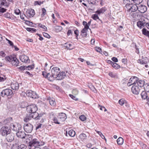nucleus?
<instances>
[{
	"label": "nucleus",
	"mask_w": 149,
	"mask_h": 149,
	"mask_svg": "<svg viewBox=\"0 0 149 149\" xmlns=\"http://www.w3.org/2000/svg\"><path fill=\"white\" fill-rule=\"evenodd\" d=\"M45 143L44 142L39 141L36 139H32L31 141H29L28 144L29 146L31 147L30 148H33L34 147H38L44 145Z\"/></svg>",
	"instance_id": "1"
},
{
	"label": "nucleus",
	"mask_w": 149,
	"mask_h": 149,
	"mask_svg": "<svg viewBox=\"0 0 149 149\" xmlns=\"http://www.w3.org/2000/svg\"><path fill=\"white\" fill-rule=\"evenodd\" d=\"M11 132L10 127L3 125L0 129V134L3 136H6Z\"/></svg>",
	"instance_id": "2"
},
{
	"label": "nucleus",
	"mask_w": 149,
	"mask_h": 149,
	"mask_svg": "<svg viewBox=\"0 0 149 149\" xmlns=\"http://www.w3.org/2000/svg\"><path fill=\"white\" fill-rule=\"evenodd\" d=\"M12 90L9 88H6L3 90L0 93V95L2 97H7L11 96L13 94Z\"/></svg>",
	"instance_id": "3"
},
{
	"label": "nucleus",
	"mask_w": 149,
	"mask_h": 149,
	"mask_svg": "<svg viewBox=\"0 0 149 149\" xmlns=\"http://www.w3.org/2000/svg\"><path fill=\"white\" fill-rule=\"evenodd\" d=\"M44 114V113H41L39 114L38 113L35 112L34 113H31V115L32 118L36 120L41 119V120L40 122L42 123L44 121V119L42 117Z\"/></svg>",
	"instance_id": "4"
},
{
	"label": "nucleus",
	"mask_w": 149,
	"mask_h": 149,
	"mask_svg": "<svg viewBox=\"0 0 149 149\" xmlns=\"http://www.w3.org/2000/svg\"><path fill=\"white\" fill-rule=\"evenodd\" d=\"M38 110L37 107L35 104H31L26 107L27 111L30 113H34Z\"/></svg>",
	"instance_id": "5"
},
{
	"label": "nucleus",
	"mask_w": 149,
	"mask_h": 149,
	"mask_svg": "<svg viewBox=\"0 0 149 149\" xmlns=\"http://www.w3.org/2000/svg\"><path fill=\"white\" fill-rule=\"evenodd\" d=\"M139 80V78L135 76H133L130 79L129 82L127 83V86H130L132 85H136L137 81Z\"/></svg>",
	"instance_id": "6"
},
{
	"label": "nucleus",
	"mask_w": 149,
	"mask_h": 149,
	"mask_svg": "<svg viewBox=\"0 0 149 149\" xmlns=\"http://www.w3.org/2000/svg\"><path fill=\"white\" fill-rule=\"evenodd\" d=\"M10 129L16 132L20 131L22 128L21 125L18 123H11L10 125Z\"/></svg>",
	"instance_id": "7"
},
{
	"label": "nucleus",
	"mask_w": 149,
	"mask_h": 149,
	"mask_svg": "<svg viewBox=\"0 0 149 149\" xmlns=\"http://www.w3.org/2000/svg\"><path fill=\"white\" fill-rule=\"evenodd\" d=\"M51 72L52 74L51 76H53L54 77V80L55 77H56L59 72H60V69L58 67H54L52 69Z\"/></svg>",
	"instance_id": "8"
},
{
	"label": "nucleus",
	"mask_w": 149,
	"mask_h": 149,
	"mask_svg": "<svg viewBox=\"0 0 149 149\" xmlns=\"http://www.w3.org/2000/svg\"><path fill=\"white\" fill-rule=\"evenodd\" d=\"M24 130L27 133H31L33 129V125L31 124H28L24 126Z\"/></svg>",
	"instance_id": "9"
},
{
	"label": "nucleus",
	"mask_w": 149,
	"mask_h": 149,
	"mask_svg": "<svg viewBox=\"0 0 149 149\" xmlns=\"http://www.w3.org/2000/svg\"><path fill=\"white\" fill-rule=\"evenodd\" d=\"M26 94L27 96L33 99H36L38 97L36 93L31 90L27 91L26 93Z\"/></svg>",
	"instance_id": "10"
},
{
	"label": "nucleus",
	"mask_w": 149,
	"mask_h": 149,
	"mask_svg": "<svg viewBox=\"0 0 149 149\" xmlns=\"http://www.w3.org/2000/svg\"><path fill=\"white\" fill-rule=\"evenodd\" d=\"M42 75L44 77L50 81L54 80V77L53 76H51L49 73H47L43 71L42 72Z\"/></svg>",
	"instance_id": "11"
},
{
	"label": "nucleus",
	"mask_w": 149,
	"mask_h": 149,
	"mask_svg": "<svg viewBox=\"0 0 149 149\" xmlns=\"http://www.w3.org/2000/svg\"><path fill=\"white\" fill-rule=\"evenodd\" d=\"M138 11L141 13H145L147 10V8L144 5H138Z\"/></svg>",
	"instance_id": "12"
},
{
	"label": "nucleus",
	"mask_w": 149,
	"mask_h": 149,
	"mask_svg": "<svg viewBox=\"0 0 149 149\" xmlns=\"http://www.w3.org/2000/svg\"><path fill=\"white\" fill-rule=\"evenodd\" d=\"M19 59L22 62L27 63L29 62V59L28 56L24 55H22L19 56Z\"/></svg>",
	"instance_id": "13"
},
{
	"label": "nucleus",
	"mask_w": 149,
	"mask_h": 149,
	"mask_svg": "<svg viewBox=\"0 0 149 149\" xmlns=\"http://www.w3.org/2000/svg\"><path fill=\"white\" fill-rule=\"evenodd\" d=\"M66 76V74L65 72H59L58 75L55 77V79L57 80H61L64 78Z\"/></svg>",
	"instance_id": "14"
},
{
	"label": "nucleus",
	"mask_w": 149,
	"mask_h": 149,
	"mask_svg": "<svg viewBox=\"0 0 149 149\" xmlns=\"http://www.w3.org/2000/svg\"><path fill=\"white\" fill-rule=\"evenodd\" d=\"M6 136V139L8 142H11L14 139L15 135L13 133H10Z\"/></svg>",
	"instance_id": "15"
},
{
	"label": "nucleus",
	"mask_w": 149,
	"mask_h": 149,
	"mask_svg": "<svg viewBox=\"0 0 149 149\" xmlns=\"http://www.w3.org/2000/svg\"><path fill=\"white\" fill-rule=\"evenodd\" d=\"M131 90L132 93L136 95L138 94L140 91L139 88L136 85H133L132 88Z\"/></svg>",
	"instance_id": "16"
},
{
	"label": "nucleus",
	"mask_w": 149,
	"mask_h": 149,
	"mask_svg": "<svg viewBox=\"0 0 149 149\" xmlns=\"http://www.w3.org/2000/svg\"><path fill=\"white\" fill-rule=\"evenodd\" d=\"M149 62V59L147 57L142 58L141 59H139L138 62L141 64H145Z\"/></svg>",
	"instance_id": "17"
},
{
	"label": "nucleus",
	"mask_w": 149,
	"mask_h": 149,
	"mask_svg": "<svg viewBox=\"0 0 149 149\" xmlns=\"http://www.w3.org/2000/svg\"><path fill=\"white\" fill-rule=\"evenodd\" d=\"M17 137L21 139H24L26 136V135L24 132L19 131L16 133Z\"/></svg>",
	"instance_id": "18"
},
{
	"label": "nucleus",
	"mask_w": 149,
	"mask_h": 149,
	"mask_svg": "<svg viewBox=\"0 0 149 149\" xmlns=\"http://www.w3.org/2000/svg\"><path fill=\"white\" fill-rule=\"evenodd\" d=\"M141 95L142 99L149 100V93L146 91H143L141 93Z\"/></svg>",
	"instance_id": "19"
},
{
	"label": "nucleus",
	"mask_w": 149,
	"mask_h": 149,
	"mask_svg": "<svg viewBox=\"0 0 149 149\" xmlns=\"http://www.w3.org/2000/svg\"><path fill=\"white\" fill-rule=\"evenodd\" d=\"M11 87L13 90H17L18 89L19 87V84L16 82H13L11 85Z\"/></svg>",
	"instance_id": "20"
},
{
	"label": "nucleus",
	"mask_w": 149,
	"mask_h": 149,
	"mask_svg": "<svg viewBox=\"0 0 149 149\" xmlns=\"http://www.w3.org/2000/svg\"><path fill=\"white\" fill-rule=\"evenodd\" d=\"M19 63L18 59L16 57H14L11 61V63L13 65L17 66Z\"/></svg>",
	"instance_id": "21"
},
{
	"label": "nucleus",
	"mask_w": 149,
	"mask_h": 149,
	"mask_svg": "<svg viewBox=\"0 0 149 149\" xmlns=\"http://www.w3.org/2000/svg\"><path fill=\"white\" fill-rule=\"evenodd\" d=\"M26 13L27 15L29 17L31 16L33 17L35 14L34 10L32 9L27 10L26 12Z\"/></svg>",
	"instance_id": "22"
},
{
	"label": "nucleus",
	"mask_w": 149,
	"mask_h": 149,
	"mask_svg": "<svg viewBox=\"0 0 149 149\" xmlns=\"http://www.w3.org/2000/svg\"><path fill=\"white\" fill-rule=\"evenodd\" d=\"M87 135L85 134H81L79 136L80 141H83L86 139Z\"/></svg>",
	"instance_id": "23"
},
{
	"label": "nucleus",
	"mask_w": 149,
	"mask_h": 149,
	"mask_svg": "<svg viewBox=\"0 0 149 149\" xmlns=\"http://www.w3.org/2000/svg\"><path fill=\"white\" fill-rule=\"evenodd\" d=\"M12 120L13 119L12 118H8L3 121V124L5 125H8L12 121Z\"/></svg>",
	"instance_id": "24"
},
{
	"label": "nucleus",
	"mask_w": 149,
	"mask_h": 149,
	"mask_svg": "<svg viewBox=\"0 0 149 149\" xmlns=\"http://www.w3.org/2000/svg\"><path fill=\"white\" fill-rule=\"evenodd\" d=\"M132 6L131 11V12H134L138 10V5L136 4H132Z\"/></svg>",
	"instance_id": "25"
},
{
	"label": "nucleus",
	"mask_w": 149,
	"mask_h": 149,
	"mask_svg": "<svg viewBox=\"0 0 149 149\" xmlns=\"http://www.w3.org/2000/svg\"><path fill=\"white\" fill-rule=\"evenodd\" d=\"M64 47H65L66 48L69 49H72L73 48L72 44L69 42L64 44Z\"/></svg>",
	"instance_id": "26"
},
{
	"label": "nucleus",
	"mask_w": 149,
	"mask_h": 149,
	"mask_svg": "<svg viewBox=\"0 0 149 149\" xmlns=\"http://www.w3.org/2000/svg\"><path fill=\"white\" fill-rule=\"evenodd\" d=\"M0 5L8 7L9 6V4L6 1V0H0Z\"/></svg>",
	"instance_id": "27"
},
{
	"label": "nucleus",
	"mask_w": 149,
	"mask_h": 149,
	"mask_svg": "<svg viewBox=\"0 0 149 149\" xmlns=\"http://www.w3.org/2000/svg\"><path fill=\"white\" fill-rule=\"evenodd\" d=\"M136 83L138 86L141 88L144 87L145 84V81L143 80H138Z\"/></svg>",
	"instance_id": "28"
},
{
	"label": "nucleus",
	"mask_w": 149,
	"mask_h": 149,
	"mask_svg": "<svg viewBox=\"0 0 149 149\" xmlns=\"http://www.w3.org/2000/svg\"><path fill=\"white\" fill-rule=\"evenodd\" d=\"M48 100L50 104L52 106H54L56 105V102L54 98L49 97Z\"/></svg>",
	"instance_id": "29"
},
{
	"label": "nucleus",
	"mask_w": 149,
	"mask_h": 149,
	"mask_svg": "<svg viewBox=\"0 0 149 149\" xmlns=\"http://www.w3.org/2000/svg\"><path fill=\"white\" fill-rule=\"evenodd\" d=\"M106 10V8L103 7L100 9L97 10L95 13L98 14V15H100L101 14L103 13Z\"/></svg>",
	"instance_id": "30"
},
{
	"label": "nucleus",
	"mask_w": 149,
	"mask_h": 149,
	"mask_svg": "<svg viewBox=\"0 0 149 149\" xmlns=\"http://www.w3.org/2000/svg\"><path fill=\"white\" fill-rule=\"evenodd\" d=\"M32 118L31 117V113L27 114L26 116L24 118V120L25 122H27Z\"/></svg>",
	"instance_id": "31"
},
{
	"label": "nucleus",
	"mask_w": 149,
	"mask_h": 149,
	"mask_svg": "<svg viewBox=\"0 0 149 149\" xmlns=\"http://www.w3.org/2000/svg\"><path fill=\"white\" fill-rule=\"evenodd\" d=\"M117 142L118 145H122L123 143V139L122 138L119 137L117 139Z\"/></svg>",
	"instance_id": "32"
},
{
	"label": "nucleus",
	"mask_w": 149,
	"mask_h": 149,
	"mask_svg": "<svg viewBox=\"0 0 149 149\" xmlns=\"http://www.w3.org/2000/svg\"><path fill=\"white\" fill-rule=\"evenodd\" d=\"M125 4V8H126L127 10L129 11H130L132 6L131 5L132 4V3H131L130 4V3H126V4Z\"/></svg>",
	"instance_id": "33"
},
{
	"label": "nucleus",
	"mask_w": 149,
	"mask_h": 149,
	"mask_svg": "<svg viewBox=\"0 0 149 149\" xmlns=\"http://www.w3.org/2000/svg\"><path fill=\"white\" fill-rule=\"evenodd\" d=\"M142 32L143 35L149 37V31H147L145 28L142 29Z\"/></svg>",
	"instance_id": "34"
},
{
	"label": "nucleus",
	"mask_w": 149,
	"mask_h": 149,
	"mask_svg": "<svg viewBox=\"0 0 149 149\" xmlns=\"http://www.w3.org/2000/svg\"><path fill=\"white\" fill-rule=\"evenodd\" d=\"M144 23L142 21H140L137 23V26L140 28H142L144 26Z\"/></svg>",
	"instance_id": "35"
},
{
	"label": "nucleus",
	"mask_w": 149,
	"mask_h": 149,
	"mask_svg": "<svg viewBox=\"0 0 149 149\" xmlns=\"http://www.w3.org/2000/svg\"><path fill=\"white\" fill-rule=\"evenodd\" d=\"M68 135L71 137L74 136L75 134V132L73 130H71L68 131Z\"/></svg>",
	"instance_id": "36"
},
{
	"label": "nucleus",
	"mask_w": 149,
	"mask_h": 149,
	"mask_svg": "<svg viewBox=\"0 0 149 149\" xmlns=\"http://www.w3.org/2000/svg\"><path fill=\"white\" fill-rule=\"evenodd\" d=\"M55 31L57 32L60 31L62 30V27L61 26H56L54 27Z\"/></svg>",
	"instance_id": "37"
},
{
	"label": "nucleus",
	"mask_w": 149,
	"mask_h": 149,
	"mask_svg": "<svg viewBox=\"0 0 149 149\" xmlns=\"http://www.w3.org/2000/svg\"><path fill=\"white\" fill-rule=\"evenodd\" d=\"M92 18L94 20H97V19H98L99 21H100L101 23L102 22V21L99 19L97 15L96 14H95L92 15Z\"/></svg>",
	"instance_id": "38"
},
{
	"label": "nucleus",
	"mask_w": 149,
	"mask_h": 149,
	"mask_svg": "<svg viewBox=\"0 0 149 149\" xmlns=\"http://www.w3.org/2000/svg\"><path fill=\"white\" fill-rule=\"evenodd\" d=\"M144 88L145 91L149 93V83H146L144 85Z\"/></svg>",
	"instance_id": "39"
},
{
	"label": "nucleus",
	"mask_w": 149,
	"mask_h": 149,
	"mask_svg": "<svg viewBox=\"0 0 149 149\" xmlns=\"http://www.w3.org/2000/svg\"><path fill=\"white\" fill-rule=\"evenodd\" d=\"M59 118L62 119V120H64L66 118V115L64 113H61L59 115Z\"/></svg>",
	"instance_id": "40"
},
{
	"label": "nucleus",
	"mask_w": 149,
	"mask_h": 149,
	"mask_svg": "<svg viewBox=\"0 0 149 149\" xmlns=\"http://www.w3.org/2000/svg\"><path fill=\"white\" fill-rule=\"evenodd\" d=\"M47 14V11L46 9L43 8L42 9V14H41V17H43L45 15Z\"/></svg>",
	"instance_id": "41"
},
{
	"label": "nucleus",
	"mask_w": 149,
	"mask_h": 149,
	"mask_svg": "<svg viewBox=\"0 0 149 149\" xmlns=\"http://www.w3.org/2000/svg\"><path fill=\"white\" fill-rule=\"evenodd\" d=\"M14 57H12L11 56H6V57L5 59V60L7 61H8L9 62H11Z\"/></svg>",
	"instance_id": "42"
},
{
	"label": "nucleus",
	"mask_w": 149,
	"mask_h": 149,
	"mask_svg": "<svg viewBox=\"0 0 149 149\" xmlns=\"http://www.w3.org/2000/svg\"><path fill=\"white\" fill-rule=\"evenodd\" d=\"M112 66L116 69H118L120 68V66L116 63H113V64H112Z\"/></svg>",
	"instance_id": "43"
},
{
	"label": "nucleus",
	"mask_w": 149,
	"mask_h": 149,
	"mask_svg": "<svg viewBox=\"0 0 149 149\" xmlns=\"http://www.w3.org/2000/svg\"><path fill=\"white\" fill-rule=\"evenodd\" d=\"M143 1V0H133V2L135 4L139 5Z\"/></svg>",
	"instance_id": "44"
},
{
	"label": "nucleus",
	"mask_w": 149,
	"mask_h": 149,
	"mask_svg": "<svg viewBox=\"0 0 149 149\" xmlns=\"http://www.w3.org/2000/svg\"><path fill=\"white\" fill-rule=\"evenodd\" d=\"M126 101L123 99H121L120 100L118 101V103L121 106H123L125 104Z\"/></svg>",
	"instance_id": "45"
},
{
	"label": "nucleus",
	"mask_w": 149,
	"mask_h": 149,
	"mask_svg": "<svg viewBox=\"0 0 149 149\" xmlns=\"http://www.w3.org/2000/svg\"><path fill=\"white\" fill-rule=\"evenodd\" d=\"M17 143H16L15 144L12 145L11 149H19L18 144Z\"/></svg>",
	"instance_id": "46"
},
{
	"label": "nucleus",
	"mask_w": 149,
	"mask_h": 149,
	"mask_svg": "<svg viewBox=\"0 0 149 149\" xmlns=\"http://www.w3.org/2000/svg\"><path fill=\"white\" fill-rule=\"evenodd\" d=\"M38 26L39 27L43 29H44V31H46L47 30V27L45 25L42 24H41L39 23L38 24Z\"/></svg>",
	"instance_id": "47"
},
{
	"label": "nucleus",
	"mask_w": 149,
	"mask_h": 149,
	"mask_svg": "<svg viewBox=\"0 0 149 149\" xmlns=\"http://www.w3.org/2000/svg\"><path fill=\"white\" fill-rule=\"evenodd\" d=\"M97 133L100 135L101 137L103 139H105L106 140V139L105 138L104 136L102 134L101 132L100 131L97 132Z\"/></svg>",
	"instance_id": "48"
},
{
	"label": "nucleus",
	"mask_w": 149,
	"mask_h": 149,
	"mask_svg": "<svg viewBox=\"0 0 149 149\" xmlns=\"http://www.w3.org/2000/svg\"><path fill=\"white\" fill-rule=\"evenodd\" d=\"M26 68V66H22L19 67V69L23 71L24 70H27V69Z\"/></svg>",
	"instance_id": "49"
},
{
	"label": "nucleus",
	"mask_w": 149,
	"mask_h": 149,
	"mask_svg": "<svg viewBox=\"0 0 149 149\" xmlns=\"http://www.w3.org/2000/svg\"><path fill=\"white\" fill-rule=\"evenodd\" d=\"M52 120H53L54 122L56 124H59L60 123L58 122V120L56 118L54 117L53 118H52Z\"/></svg>",
	"instance_id": "50"
},
{
	"label": "nucleus",
	"mask_w": 149,
	"mask_h": 149,
	"mask_svg": "<svg viewBox=\"0 0 149 149\" xmlns=\"http://www.w3.org/2000/svg\"><path fill=\"white\" fill-rule=\"evenodd\" d=\"M26 68L27 69V70H30L33 69L34 68V66L33 65H28V66H26Z\"/></svg>",
	"instance_id": "51"
},
{
	"label": "nucleus",
	"mask_w": 149,
	"mask_h": 149,
	"mask_svg": "<svg viewBox=\"0 0 149 149\" xmlns=\"http://www.w3.org/2000/svg\"><path fill=\"white\" fill-rule=\"evenodd\" d=\"M124 4H126V3H131L133 2V0H123Z\"/></svg>",
	"instance_id": "52"
},
{
	"label": "nucleus",
	"mask_w": 149,
	"mask_h": 149,
	"mask_svg": "<svg viewBox=\"0 0 149 149\" xmlns=\"http://www.w3.org/2000/svg\"><path fill=\"white\" fill-rule=\"evenodd\" d=\"M19 149H25L26 148V146L24 144H21L19 146Z\"/></svg>",
	"instance_id": "53"
},
{
	"label": "nucleus",
	"mask_w": 149,
	"mask_h": 149,
	"mask_svg": "<svg viewBox=\"0 0 149 149\" xmlns=\"http://www.w3.org/2000/svg\"><path fill=\"white\" fill-rule=\"evenodd\" d=\"M86 117L83 115H81L79 117L80 119L82 121L85 120L86 119Z\"/></svg>",
	"instance_id": "54"
},
{
	"label": "nucleus",
	"mask_w": 149,
	"mask_h": 149,
	"mask_svg": "<svg viewBox=\"0 0 149 149\" xmlns=\"http://www.w3.org/2000/svg\"><path fill=\"white\" fill-rule=\"evenodd\" d=\"M98 107L99 108L100 110L103 111L104 110V111H107L106 109H105V107H103L102 106H100V105H99Z\"/></svg>",
	"instance_id": "55"
},
{
	"label": "nucleus",
	"mask_w": 149,
	"mask_h": 149,
	"mask_svg": "<svg viewBox=\"0 0 149 149\" xmlns=\"http://www.w3.org/2000/svg\"><path fill=\"white\" fill-rule=\"evenodd\" d=\"M5 17H7L8 18H10V14L8 13H6L4 14Z\"/></svg>",
	"instance_id": "56"
},
{
	"label": "nucleus",
	"mask_w": 149,
	"mask_h": 149,
	"mask_svg": "<svg viewBox=\"0 0 149 149\" xmlns=\"http://www.w3.org/2000/svg\"><path fill=\"white\" fill-rule=\"evenodd\" d=\"M109 76H110L111 77L114 78L116 76L115 74H114L112 72H110L109 73Z\"/></svg>",
	"instance_id": "57"
},
{
	"label": "nucleus",
	"mask_w": 149,
	"mask_h": 149,
	"mask_svg": "<svg viewBox=\"0 0 149 149\" xmlns=\"http://www.w3.org/2000/svg\"><path fill=\"white\" fill-rule=\"evenodd\" d=\"M7 9L0 7V12L3 13L6 11Z\"/></svg>",
	"instance_id": "58"
},
{
	"label": "nucleus",
	"mask_w": 149,
	"mask_h": 149,
	"mask_svg": "<svg viewBox=\"0 0 149 149\" xmlns=\"http://www.w3.org/2000/svg\"><path fill=\"white\" fill-rule=\"evenodd\" d=\"M43 36L44 37H46V38H49L50 37V36L47 33H45V32L43 33Z\"/></svg>",
	"instance_id": "59"
},
{
	"label": "nucleus",
	"mask_w": 149,
	"mask_h": 149,
	"mask_svg": "<svg viewBox=\"0 0 149 149\" xmlns=\"http://www.w3.org/2000/svg\"><path fill=\"white\" fill-rule=\"evenodd\" d=\"M69 95L70 96L73 100H78V99L75 96H74L71 94H70Z\"/></svg>",
	"instance_id": "60"
},
{
	"label": "nucleus",
	"mask_w": 149,
	"mask_h": 149,
	"mask_svg": "<svg viewBox=\"0 0 149 149\" xmlns=\"http://www.w3.org/2000/svg\"><path fill=\"white\" fill-rule=\"evenodd\" d=\"M72 92V93L75 95L78 94V91L76 89H74Z\"/></svg>",
	"instance_id": "61"
},
{
	"label": "nucleus",
	"mask_w": 149,
	"mask_h": 149,
	"mask_svg": "<svg viewBox=\"0 0 149 149\" xmlns=\"http://www.w3.org/2000/svg\"><path fill=\"white\" fill-rule=\"evenodd\" d=\"M79 31L77 30H76L74 31V34L76 35V38L78 39V36L79 35Z\"/></svg>",
	"instance_id": "62"
},
{
	"label": "nucleus",
	"mask_w": 149,
	"mask_h": 149,
	"mask_svg": "<svg viewBox=\"0 0 149 149\" xmlns=\"http://www.w3.org/2000/svg\"><path fill=\"white\" fill-rule=\"evenodd\" d=\"M140 145L143 149H146V148L147 147V146L143 143H141Z\"/></svg>",
	"instance_id": "63"
},
{
	"label": "nucleus",
	"mask_w": 149,
	"mask_h": 149,
	"mask_svg": "<svg viewBox=\"0 0 149 149\" xmlns=\"http://www.w3.org/2000/svg\"><path fill=\"white\" fill-rule=\"evenodd\" d=\"M95 48L97 52L100 53V52H102V49L100 47H96Z\"/></svg>",
	"instance_id": "64"
}]
</instances>
